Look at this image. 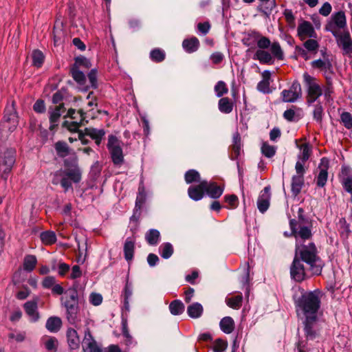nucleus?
Masks as SVG:
<instances>
[{
  "mask_svg": "<svg viewBox=\"0 0 352 352\" xmlns=\"http://www.w3.org/2000/svg\"><path fill=\"white\" fill-rule=\"evenodd\" d=\"M5 112L3 121L1 123L2 130L12 132L16 129L19 122L14 101L12 102L11 106L6 107Z\"/></svg>",
  "mask_w": 352,
  "mask_h": 352,
  "instance_id": "1a4fd4ad",
  "label": "nucleus"
},
{
  "mask_svg": "<svg viewBox=\"0 0 352 352\" xmlns=\"http://www.w3.org/2000/svg\"><path fill=\"white\" fill-rule=\"evenodd\" d=\"M303 80L307 92V102L310 104L322 96V89L318 80L307 73L303 74Z\"/></svg>",
  "mask_w": 352,
  "mask_h": 352,
  "instance_id": "39448f33",
  "label": "nucleus"
},
{
  "mask_svg": "<svg viewBox=\"0 0 352 352\" xmlns=\"http://www.w3.org/2000/svg\"><path fill=\"white\" fill-rule=\"evenodd\" d=\"M168 308L171 314L177 316L184 311L185 306L180 300H174L170 302Z\"/></svg>",
  "mask_w": 352,
  "mask_h": 352,
  "instance_id": "58836bf2",
  "label": "nucleus"
},
{
  "mask_svg": "<svg viewBox=\"0 0 352 352\" xmlns=\"http://www.w3.org/2000/svg\"><path fill=\"white\" fill-rule=\"evenodd\" d=\"M250 36H252L256 41L258 47L254 54V59L258 60L262 64H272L273 57L278 60L284 58V53L279 43H271L267 37L257 32H252Z\"/></svg>",
  "mask_w": 352,
  "mask_h": 352,
  "instance_id": "7ed1b4c3",
  "label": "nucleus"
},
{
  "mask_svg": "<svg viewBox=\"0 0 352 352\" xmlns=\"http://www.w3.org/2000/svg\"><path fill=\"white\" fill-rule=\"evenodd\" d=\"M313 114L314 120L319 122L322 121L323 115V108L320 104H317L315 106Z\"/></svg>",
  "mask_w": 352,
  "mask_h": 352,
  "instance_id": "e2e57ef3",
  "label": "nucleus"
},
{
  "mask_svg": "<svg viewBox=\"0 0 352 352\" xmlns=\"http://www.w3.org/2000/svg\"><path fill=\"white\" fill-rule=\"evenodd\" d=\"M224 190V185L219 184L214 182H208L205 180L206 194L212 199L219 198Z\"/></svg>",
  "mask_w": 352,
  "mask_h": 352,
  "instance_id": "f3484780",
  "label": "nucleus"
},
{
  "mask_svg": "<svg viewBox=\"0 0 352 352\" xmlns=\"http://www.w3.org/2000/svg\"><path fill=\"white\" fill-rule=\"evenodd\" d=\"M160 254L164 258H168L173 253V247L170 243H164L160 247Z\"/></svg>",
  "mask_w": 352,
  "mask_h": 352,
  "instance_id": "603ef678",
  "label": "nucleus"
},
{
  "mask_svg": "<svg viewBox=\"0 0 352 352\" xmlns=\"http://www.w3.org/2000/svg\"><path fill=\"white\" fill-rule=\"evenodd\" d=\"M297 213V219H292L289 221L292 235L297 241L298 239L308 240L312 236V223L305 216V211L302 208H299Z\"/></svg>",
  "mask_w": 352,
  "mask_h": 352,
  "instance_id": "20e7f679",
  "label": "nucleus"
},
{
  "mask_svg": "<svg viewBox=\"0 0 352 352\" xmlns=\"http://www.w3.org/2000/svg\"><path fill=\"white\" fill-rule=\"evenodd\" d=\"M133 294V287L131 283L127 280L123 292L124 296V307L126 310L129 309V298Z\"/></svg>",
  "mask_w": 352,
  "mask_h": 352,
  "instance_id": "a19ab883",
  "label": "nucleus"
},
{
  "mask_svg": "<svg viewBox=\"0 0 352 352\" xmlns=\"http://www.w3.org/2000/svg\"><path fill=\"white\" fill-rule=\"evenodd\" d=\"M285 21L289 27L294 28L296 25L295 16L292 10L285 9L283 12Z\"/></svg>",
  "mask_w": 352,
  "mask_h": 352,
  "instance_id": "bf43d9fd",
  "label": "nucleus"
},
{
  "mask_svg": "<svg viewBox=\"0 0 352 352\" xmlns=\"http://www.w3.org/2000/svg\"><path fill=\"white\" fill-rule=\"evenodd\" d=\"M67 342L70 351L78 350L80 348V340L77 331L69 327L66 331Z\"/></svg>",
  "mask_w": 352,
  "mask_h": 352,
  "instance_id": "412c9836",
  "label": "nucleus"
},
{
  "mask_svg": "<svg viewBox=\"0 0 352 352\" xmlns=\"http://www.w3.org/2000/svg\"><path fill=\"white\" fill-rule=\"evenodd\" d=\"M297 35L300 41H305L309 38H317L313 25L307 21H302L297 28Z\"/></svg>",
  "mask_w": 352,
  "mask_h": 352,
  "instance_id": "2eb2a0df",
  "label": "nucleus"
},
{
  "mask_svg": "<svg viewBox=\"0 0 352 352\" xmlns=\"http://www.w3.org/2000/svg\"><path fill=\"white\" fill-rule=\"evenodd\" d=\"M262 80L257 84L258 91L264 93L269 94L271 92L270 89V80L271 73L270 71L265 70L262 73Z\"/></svg>",
  "mask_w": 352,
  "mask_h": 352,
  "instance_id": "393cba45",
  "label": "nucleus"
},
{
  "mask_svg": "<svg viewBox=\"0 0 352 352\" xmlns=\"http://www.w3.org/2000/svg\"><path fill=\"white\" fill-rule=\"evenodd\" d=\"M188 184H191L188 189L190 198L194 201L201 200L205 193V180L199 181L200 177H185Z\"/></svg>",
  "mask_w": 352,
  "mask_h": 352,
  "instance_id": "6e6552de",
  "label": "nucleus"
},
{
  "mask_svg": "<svg viewBox=\"0 0 352 352\" xmlns=\"http://www.w3.org/2000/svg\"><path fill=\"white\" fill-rule=\"evenodd\" d=\"M324 265L314 243H297L290 266L291 278L296 282L301 283L311 276L320 275Z\"/></svg>",
  "mask_w": 352,
  "mask_h": 352,
  "instance_id": "f257e3e1",
  "label": "nucleus"
},
{
  "mask_svg": "<svg viewBox=\"0 0 352 352\" xmlns=\"http://www.w3.org/2000/svg\"><path fill=\"white\" fill-rule=\"evenodd\" d=\"M182 46L188 53L196 52L199 47V41L197 38L192 37L190 38L184 40Z\"/></svg>",
  "mask_w": 352,
  "mask_h": 352,
  "instance_id": "c85d7f7f",
  "label": "nucleus"
},
{
  "mask_svg": "<svg viewBox=\"0 0 352 352\" xmlns=\"http://www.w3.org/2000/svg\"><path fill=\"white\" fill-rule=\"evenodd\" d=\"M220 327L225 333H231L234 329V322L231 317L226 316L220 321Z\"/></svg>",
  "mask_w": 352,
  "mask_h": 352,
  "instance_id": "473e14b6",
  "label": "nucleus"
},
{
  "mask_svg": "<svg viewBox=\"0 0 352 352\" xmlns=\"http://www.w3.org/2000/svg\"><path fill=\"white\" fill-rule=\"evenodd\" d=\"M296 146L299 149L298 159L299 160L307 162L311 154V146L309 142H302L298 144V140L296 141Z\"/></svg>",
  "mask_w": 352,
  "mask_h": 352,
  "instance_id": "a878e982",
  "label": "nucleus"
},
{
  "mask_svg": "<svg viewBox=\"0 0 352 352\" xmlns=\"http://www.w3.org/2000/svg\"><path fill=\"white\" fill-rule=\"evenodd\" d=\"M337 38L338 44L341 47L344 54L352 52V40L349 32L345 30L340 32Z\"/></svg>",
  "mask_w": 352,
  "mask_h": 352,
  "instance_id": "aec40b11",
  "label": "nucleus"
},
{
  "mask_svg": "<svg viewBox=\"0 0 352 352\" xmlns=\"http://www.w3.org/2000/svg\"><path fill=\"white\" fill-rule=\"evenodd\" d=\"M302 322L304 326V332L307 340H314L319 335V329L318 328L317 323L318 316H305L303 317Z\"/></svg>",
  "mask_w": 352,
  "mask_h": 352,
  "instance_id": "9b49d317",
  "label": "nucleus"
},
{
  "mask_svg": "<svg viewBox=\"0 0 352 352\" xmlns=\"http://www.w3.org/2000/svg\"><path fill=\"white\" fill-rule=\"evenodd\" d=\"M166 54L164 50L160 48H155L150 52L151 59L156 63H160L165 59Z\"/></svg>",
  "mask_w": 352,
  "mask_h": 352,
  "instance_id": "09e8293b",
  "label": "nucleus"
},
{
  "mask_svg": "<svg viewBox=\"0 0 352 352\" xmlns=\"http://www.w3.org/2000/svg\"><path fill=\"white\" fill-rule=\"evenodd\" d=\"M70 72L72 78L78 84H79L80 85H85L86 82V78L84 74V72L82 70L72 67Z\"/></svg>",
  "mask_w": 352,
  "mask_h": 352,
  "instance_id": "79ce46f5",
  "label": "nucleus"
},
{
  "mask_svg": "<svg viewBox=\"0 0 352 352\" xmlns=\"http://www.w3.org/2000/svg\"><path fill=\"white\" fill-rule=\"evenodd\" d=\"M65 108L63 104H59L56 105L55 107L50 112V120L51 125L50 126V130H53L55 126H57L56 123L59 120L60 117L63 113L65 112Z\"/></svg>",
  "mask_w": 352,
  "mask_h": 352,
  "instance_id": "b1692460",
  "label": "nucleus"
},
{
  "mask_svg": "<svg viewBox=\"0 0 352 352\" xmlns=\"http://www.w3.org/2000/svg\"><path fill=\"white\" fill-rule=\"evenodd\" d=\"M30 289L27 286H23L22 290L16 294V298L20 300H25L30 296Z\"/></svg>",
  "mask_w": 352,
  "mask_h": 352,
  "instance_id": "0e129e2a",
  "label": "nucleus"
},
{
  "mask_svg": "<svg viewBox=\"0 0 352 352\" xmlns=\"http://www.w3.org/2000/svg\"><path fill=\"white\" fill-rule=\"evenodd\" d=\"M61 327L62 320L58 316H51L46 321L45 327L50 332L56 333Z\"/></svg>",
  "mask_w": 352,
  "mask_h": 352,
  "instance_id": "bb28decb",
  "label": "nucleus"
},
{
  "mask_svg": "<svg viewBox=\"0 0 352 352\" xmlns=\"http://www.w3.org/2000/svg\"><path fill=\"white\" fill-rule=\"evenodd\" d=\"M16 151L13 148H6L0 154V175H8L10 173L15 162Z\"/></svg>",
  "mask_w": 352,
  "mask_h": 352,
  "instance_id": "9d476101",
  "label": "nucleus"
},
{
  "mask_svg": "<svg viewBox=\"0 0 352 352\" xmlns=\"http://www.w3.org/2000/svg\"><path fill=\"white\" fill-rule=\"evenodd\" d=\"M32 64L36 67H41L44 61V55L40 50H34L32 54Z\"/></svg>",
  "mask_w": 352,
  "mask_h": 352,
  "instance_id": "8fccbe9b",
  "label": "nucleus"
},
{
  "mask_svg": "<svg viewBox=\"0 0 352 352\" xmlns=\"http://www.w3.org/2000/svg\"><path fill=\"white\" fill-rule=\"evenodd\" d=\"M324 293L317 289L314 291L301 289L300 294L294 298L295 309L298 317L318 316Z\"/></svg>",
  "mask_w": 352,
  "mask_h": 352,
  "instance_id": "f03ea898",
  "label": "nucleus"
},
{
  "mask_svg": "<svg viewBox=\"0 0 352 352\" xmlns=\"http://www.w3.org/2000/svg\"><path fill=\"white\" fill-rule=\"evenodd\" d=\"M329 165V161L328 159L323 157L320 160V163L318 166L319 173L318 176L324 177L328 175V168Z\"/></svg>",
  "mask_w": 352,
  "mask_h": 352,
  "instance_id": "6e6d98bb",
  "label": "nucleus"
},
{
  "mask_svg": "<svg viewBox=\"0 0 352 352\" xmlns=\"http://www.w3.org/2000/svg\"><path fill=\"white\" fill-rule=\"evenodd\" d=\"M102 296L100 294L91 293L89 296V302L94 306H98L102 303Z\"/></svg>",
  "mask_w": 352,
  "mask_h": 352,
  "instance_id": "69168bd1",
  "label": "nucleus"
},
{
  "mask_svg": "<svg viewBox=\"0 0 352 352\" xmlns=\"http://www.w3.org/2000/svg\"><path fill=\"white\" fill-rule=\"evenodd\" d=\"M283 117L289 122L296 121L300 118L294 109L286 110L283 113Z\"/></svg>",
  "mask_w": 352,
  "mask_h": 352,
  "instance_id": "680f3d73",
  "label": "nucleus"
},
{
  "mask_svg": "<svg viewBox=\"0 0 352 352\" xmlns=\"http://www.w3.org/2000/svg\"><path fill=\"white\" fill-rule=\"evenodd\" d=\"M160 239V233L157 230L151 229L145 234V239L150 245H156Z\"/></svg>",
  "mask_w": 352,
  "mask_h": 352,
  "instance_id": "4c0bfd02",
  "label": "nucleus"
},
{
  "mask_svg": "<svg viewBox=\"0 0 352 352\" xmlns=\"http://www.w3.org/2000/svg\"><path fill=\"white\" fill-rule=\"evenodd\" d=\"M272 197L270 186H265L260 192L257 199L256 205L258 211L263 214L270 208Z\"/></svg>",
  "mask_w": 352,
  "mask_h": 352,
  "instance_id": "ddd939ff",
  "label": "nucleus"
},
{
  "mask_svg": "<svg viewBox=\"0 0 352 352\" xmlns=\"http://www.w3.org/2000/svg\"><path fill=\"white\" fill-rule=\"evenodd\" d=\"M316 38H309L305 40L303 43V47L309 52L316 53L319 44L318 42L316 40Z\"/></svg>",
  "mask_w": 352,
  "mask_h": 352,
  "instance_id": "a18cd8bd",
  "label": "nucleus"
},
{
  "mask_svg": "<svg viewBox=\"0 0 352 352\" xmlns=\"http://www.w3.org/2000/svg\"><path fill=\"white\" fill-rule=\"evenodd\" d=\"M66 309V318L67 321L77 327L78 323L80 321V309L78 305H70L67 303L65 305Z\"/></svg>",
  "mask_w": 352,
  "mask_h": 352,
  "instance_id": "6ab92c4d",
  "label": "nucleus"
},
{
  "mask_svg": "<svg viewBox=\"0 0 352 352\" xmlns=\"http://www.w3.org/2000/svg\"><path fill=\"white\" fill-rule=\"evenodd\" d=\"M242 301L243 296L241 293L226 298V305L234 309H239L242 305Z\"/></svg>",
  "mask_w": 352,
  "mask_h": 352,
  "instance_id": "72a5a7b5",
  "label": "nucleus"
},
{
  "mask_svg": "<svg viewBox=\"0 0 352 352\" xmlns=\"http://www.w3.org/2000/svg\"><path fill=\"white\" fill-rule=\"evenodd\" d=\"M83 352H102L101 348L98 346L89 328L85 331V336L82 342Z\"/></svg>",
  "mask_w": 352,
  "mask_h": 352,
  "instance_id": "dca6fc26",
  "label": "nucleus"
},
{
  "mask_svg": "<svg viewBox=\"0 0 352 352\" xmlns=\"http://www.w3.org/2000/svg\"><path fill=\"white\" fill-rule=\"evenodd\" d=\"M146 201V192L145 189V186L144 185V182L141 180L139 187L138 192L136 197L135 205L134 208V215L140 216L141 214V210L143 208Z\"/></svg>",
  "mask_w": 352,
  "mask_h": 352,
  "instance_id": "a211bd4d",
  "label": "nucleus"
},
{
  "mask_svg": "<svg viewBox=\"0 0 352 352\" xmlns=\"http://www.w3.org/2000/svg\"><path fill=\"white\" fill-rule=\"evenodd\" d=\"M78 113L79 114V121H72L70 122L65 121L63 122V126L67 127V129L72 132L78 131V128L82 125V122L85 120V113L82 110H79Z\"/></svg>",
  "mask_w": 352,
  "mask_h": 352,
  "instance_id": "c756f323",
  "label": "nucleus"
},
{
  "mask_svg": "<svg viewBox=\"0 0 352 352\" xmlns=\"http://www.w3.org/2000/svg\"><path fill=\"white\" fill-rule=\"evenodd\" d=\"M69 265L65 263H59L58 265V274L60 276H65L69 271Z\"/></svg>",
  "mask_w": 352,
  "mask_h": 352,
  "instance_id": "338daca9",
  "label": "nucleus"
},
{
  "mask_svg": "<svg viewBox=\"0 0 352 352\" xmlns=\"http://www.w3.org/2000/svg\"><path fill=\"white\" fill-rule=\"evenodd\" d=\"M91 63H90V61L83 57V56H80V57H77L75 59V63L74 64L72 65L73 67H75L78 69H89L90 67H91Z\"/></svg>",
  "mask_w": 352,
  "mask_h": 352,
  "instance_id": "c03bdc74",
  "label": "nucleus"
},
{
  "mask_svg": "<svg viewBox=\"0 0 352 352\" xmlns=\"http://www.w3.org/2000/svg\"><path fill=\"white\" fill-rule=\"evenodd\" d=\"M85 134L94 140L96 144L99 146L104 138L106 132L102 129H96L94 127L85 128Z\"/></svg>",
  "mask_w": 352,
  "mask_h": 352,
  "instance_id": "5701e85b",
  "label": "nucleus"
},
{
  "mask_svg": "<svg viewBox=\"0 0 352 352\" xmlns=\"http://www.w3.org/2000/svg\"><path fill=\"white\" fill-rule=\"evenodd\" d=\"M38 298L36 297L31 300L25 302L23 305V308L25 314L28 316L31 322H36L41 318V315L38 309Z\"/></svg>",
  "mask_w": 352,
  "mask_h": 352,
  "instance_id": "f8f14e48",
  "label": "nucleus"
},
{
  "mask_svg": "<svg viewBox=\"0 0 352 352\" xmlns=\"http://www.w3.org/2000/svg\"><path fill=\"white\" fill-rule=\"evenodd\" d=\"M219 109L223 113H230L233 109V103L231 100L227 97L222 98L219 101Z\"/></svg>",
  "mask_w": 352,
  "mask_h": 352,
  "instance_id": "ea45409f",
  "label": "nucleus"
},
{
  "mask_svg": "<svg viewBox=\"0 0 352 352\" xmlns=\"http://www.w3.org/2000/svg\"><path fill=\"white\" fill-rule=\"evenodd\" d=\"M342 184L344 190L352 194V177H343Z\"/></svg>",
  "mask_w": 352,
  "mask_h": 352,
  "instance_id": "774afa93",
  "label": "nucleus"
},
{
  "mask_svg": "<svg viewBox=\"0 0 352 352\" xmlns=\"http://www.w3.org/2000/svg\"><path fill=\"white\" fill-rule=\"evenodd\" d=\"M261 152L263 155L266 157H273L276 152V147L272 145H270L268 142H263L261 146Z\"/></svg>",
  "mask_w": 352,
  "mask_h": 352,
  "instance_id": "3c124183",
  "label": "nucleus"
},
{
  "mask_svg": "<svg viewBox=\"0 0 352 352\" xmlns=\"http://www.w3.org/2000/svg\"><path fill=\"white\" fill-rule=\"evenodd\" d=\"M40 239L41 242L45 245H51L56 242L57 238L54 231L47 230L42 232L40 234Z\"/></svg>",
  "mask_w": 352,
  "mask_h": 352,
  "instance_id": "2f4dec72",
  "label": "nucleus"
},
{
  "mask_svg": "<svg viewBox=\"0 0 352 352\" xmlns=\"http://www.w3.org/2000/svg\"><path fill=\"white\" fill-rule=\"evenodd\" d=\"M292 192L294 196H297L304 186L303 177H292Z\"/></svg>",
  "mask_w": 352,
  "mask_h": 352,
  "instance_id": "37998d69",
  "label": "nucleus"
},
{
  "mask_svg": "<svg viewBox=\"0 0 352 352\" xmlns=\"http://www.w3.org/2000/svg\"><path fill=\"white\" fill-rule=\"evenodd\" d=\"M37 264V258L35 255L27 254L25 256L23 262V270L28 272H32Z\"/></svg>",
  "mask_w": 352,
  "mask_h": 352,
  "instance_id": "7c9ffc66",
  "label": "nucleus"
},
{
  "mask_svg": "<svg viewBox=\"0 0 352 352\" xmlns=\"http://www.w3.org/2000/svg\"><path fill=\"white\" fill-rule=\"evenodd\" d=\"M42 343L47 351L52 352L56 351L58 341L55 337L45 336L42 338Z\"/></svg>",
  "mask_w": 352,
  "mask_h": 352,
  "instance_id": "c9c22d12",
  "label": "nucleus"
},
{
  "mask_svg": "<svg viewBox=\"0 0 352 352\" xmlns=\"http://www.w3.org/2000/svg\"><path fill=\"white\" fill-rule=\"evenodd\" d=\"M135 243L129 238L126 239L124 245V258L127 261H131L133 258Z\"/></svg>",
  "mask_w": 352,
  "mask_h": 352,
  "instance_id": "e433bc0d",
  "label": "nucleus"
},
{
  "mask_svg": "<svg viewBox=\"0 0 352 352\" xmlns=\"http://www.w3.org/2000/svg\"><path fill=\"white\" fill-rule=\"evenodd\" d=\"M224 201L227 204L225 208L228 209H235L239 205L238 197L235 195H226L224 196Z\"/></svg>",
  "mask_w": 352,
  "mask_h": 352,
  "instance_id": "de8ad7c7",
  "label": "nucleus"
},
{
  "mask_svg": "<svg viewBox=\"0 0 352 352\" xmlns=\"http://www.w3.org/2000/svg\"><path fill=\"white\" fill-rule=\"evenodd\" d=\"M301 86L299 82H294L289 89L281 92L282 100L285 102H293L301 96Z\"/></svg>",
  "mask_w": 352,
  "mask_h": 352,
  "instance_id": "4468645a",
  "label": "nucleus"
},
{
  "mask_svg": "<svg viewBox=\"0 0 352 352\" xmlns=\"http://www.w3.org/2000/svg\"><path fill=\"white\" fill-rule=\"evenodd\" d=\"M80 177H62L60 184L65 190H67L72 186V179L74 182H79Z\"/></svg>",
  "mask_w": 352,
  "mask_h": 352,
  "instance_id": "052dcab7",
  "label": "nucleus"
},
{
  "mask_svg": "<svg viewBox=\"0 0 352 352\" xmlns=\"http://www.w3.org/2000/svg\"><path fill=\"white\" fill-rule=\"evenodd\" d=\"M340 122L347 129H352V116L349 112L344 111L341 113Z\"/></svg>",
  "mask_w": 352,
  "mask_h": 352,
  "instance_id": "5fc2aeb1",
  "label": "nucleus"
},
{
  "mask_svg": "<svg viewBox=\"0 0 352 352\" xmlns=\"http://www.w3.org/2000/svg\"><path fill=\"white\" fill-rule=\"evenodd\" d=\"M67 303L70 305H78V295L76 289H70L67 291L64 305H66Z\"/></svg>",
  "mask_w": 352,
  "mask_h": 352,
  "instance_id": "49530a36",
  "label": "nucleus"
},
{
  "mask_svg": "<svg viewBox=\"0 0 352 352\" xmlns=\"http://www.w3.org/2000/svg\"><path fill=\"white\" fill-rule=\"evenodd\" d=\"M203 307L199 302H194L187 308V313L190 318H198L203 314Z\"/></svg>",
  "mask_w": 352,
  "mask_h": 352,
  "instance_id": "f704fd0d",
  "label": "nucleus"
},
{
  "mask_svg": "<svg viewBox=\"0 0 352 352\" xmlns=\"http://www.w3.org/2000/svg\"><path fill=\"white\" fill-rule=\"evenodd\" d=\"M243 143L239 132H235L232 135V144L230 145L231 152L230 157L232 160H236L241 155Z\"/></svg>",
  "mask_w": 352,
  "mask_h": 352,
  "instance_id": "4be33fe9",
  "label": "nucleus"
},
{
  "mask_svg": "<svg viewBox=\"0 0 352 352\" xmlns=\"http://www.w3.org/2000/svg\"><path fill=\"white\" fill-rule=\"evenodd\" d=\"M214 91L217 94V96L218 97H221L228 92V89L226 82L220 80L214 86Z\"/></svg>",
  "mask_w": 352,
  "mask_h": 352,
  "instance_id": "13d9d810",
  "label": "nucleus"
},
{
  "mask_svg": "<svg viewBox=\"0 0 352 352\" xmlns=\"http://www.w3.org/2000/svg\"><path fill=\"white\" fill-rule=\"evenodd\" d=\"M311 65L314 69L327 73L332 68V65L328 58L318 59L311 62Z\"/></svg>",
  "mask_w": 352,
  "mask_h": 352,
  "instance_id": "cd10ccee",
  "label": "nucleus"
},
{
  "mask_svg": "<svg viewBox=\"0 0 352 352\" xmlns=\"http://www.w3.org/2000/svg\"><path fill=\"white\" fill-rule=\"evenodd\" d=\"M55 149L57 154L60 157H65L69 153L67 144L64 142H57L55 144Z\"/></svg>",
  "mask_w": 352,
  "mask_h": 352,
  "instance_id": "864d4df0",
  "label": "nucleus"
},
{
  "mask_svg": "<svg viewBox=\"0 0 352 352\" xmlns=\"http://www.w3.org/2000/svg\"><path fill=\"white\" fill-rule=\"evenodd\" d=\"M346 26L345 13L343 11H339L331 15L330 20L325 25V30L331 32L335 36H338V34L344 31Z\"/></svg>",
  "mask_w": 352,
  "mask_h": 352,
  "instance_id": "423d86ee",
  "label": "nucleus"
},
{
  "mask_svg": "<svg viewBox=\"0 0 352 352\" xmlns=\"http://www.w3.org/2000/svg\"><path fill=\"white\" fill-rule=\"evenodd\" d=\"M122 145V142L115 135H109L107 146L112 161L115 164H120L124 160Z\"/></svg>",
  "mask_w": 352,
  "mask_h": 352,
  "instance_id": "0eeeda50",
  "label": "nucleus"
},
{
  "mask_svg": "<svg viewBox=\"0 0 352 352\" xmlns=\"http://www.w3.org/2000/svg\"><path fill=\"white\" fill-rule=\"evenodd\" d=\"M228 348L226 340L218 338L214 342L213 351L214 352H224Z\"/></svg>",
  "mask_w": 352,
  "mask_h": 352,
  "instance_id": "4d7b16f0",
  "label": "nucleus"
}]
</instances>
